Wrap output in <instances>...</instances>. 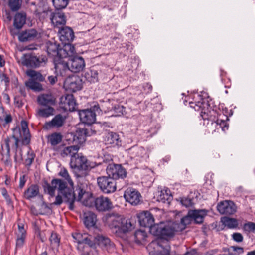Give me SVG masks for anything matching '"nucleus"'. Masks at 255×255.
I'll list each match as a JSON object with an SVG mask.
<instances>
[{"label": "nucleus", "instance_id": "19", "mask_svg": "<svg viewBox=\"0 0 255 255\" xmlns=\"http://www.w3.org/2000/svg\"><path fill=\"white\" fill-rule=\"evenodd\" d=\"M69 57V64L70 71L74 73L82 71L85 67V62L83 58L80 56Z\"/></svg>", "mask_w": 255, "mask_h": 255}, {"label": "nucleus", "instance_id": "36", "mask_svg": "<svg viewBox=\"0 0 255 255\" xmlns=\"http://www.w3.org/2000/svg\"><path fill=\"white\" fill-rule=\"evenodd\" d=\"M221 221L225 226L229 229L236 228L238 226V220L235 218L228 217H223L221 218Z\"/></svg>", "mask_w": 255, "mask_h": 255}, {"label": "nucleus", "instance_id": "41", "mask_svg": "<svg viewBox=\"0 0 255 255\" xmlns=\"http://www.w3.org/2000/svg\"><path fill=\"white\" fill-rule=\"evenodd\" d=\"M199 108L197 109L198 110ZM201 109V111L200 113V116L202 117V119L204 121L206 120L211 121H214V118H213V117L211 115V111L208 108H200Z\"/></svg>", "mask_w": 255, "mask_h": 255}, {"label": "nucleus", "instance_id": "5", "mask_svg": "<svg viewBox=\"0 0 255 255\" xmlns=\"http://www.w3.org/2000/svg\"><path fill=\"white\" fill-rule=\"evenodd\" d=\"M208 211L206 209H194L188 211L187 214L182 217L180 223H177V230L181 232L184 230L186 226L191 223L194 220L195 224H201L203 223L204 219L207 214Z\"/></svg>", "mask_w": 255, "mask_h": 255}, {"label": "nucleus", "instance_id": "56", "mask_svg": "<svg viewBox=\"0 0 255 255\" xmlns=\"http://www.w3.org/2000/svg\"><path fill=\"white\" fill-rule=\"evenodd\" d=\"M232 237L233 240L237 243H240L243 241V236L240 233H234Z\"/></svg>", "mask_w": 255, "mask_h": 255}, {"label": "nucleus", "instance_id": "34", "mask_svg": "<svg viewBox=\"0 0 255 255\" xmlns=\"http://www.w3.org/2000/svg\"><path fill=\"white\" fill-rule=\"evenodd\" d=\"M37 102L41 106L52 107L56 103L55 97H37Z\"/></svg>", "mask_w": 255, "mask_h": 255}, {"label": "nucleus", "instance_id": "47", "mask_svg": "<svg viewBox=\"0 0 255 255\" xmlns=\"http://www.w3.org/2000/svg\"><path fill=\"white\" fill-rule=\"evenodd\" d=\"M85 77L90 82H96L98 81V72L95 70H91L86 73Z\"/></svg>", "mask_w": 255, "mask_h": 255}, {"label": "nucleus", "instance_id": "48", "mask_svg": "<svg viewBox=\"0 0 255 255\" xmlns=\"http://www.w3.org/2000/svg\"><path fill=\"white\" fill-rule=\"evenodd\" d=\"M223 116L225 118V119H220L218 117L215 122L217 125H219L220 128H221L223 131H225L228 128V125L226 122V120H228V118L224 115H223Z\"/></svg>", "mask_w": 255, "mask_h": 255}, {"label": "nucleus", "instance_id": "16", "mask_svg": "<svg viewBox=\"0 0 255 255\" xmlns=\"http://www.w3.org/2000/svg\"><path fill=\"white\" fill-rule=\"evenodd\" d=\"M138 220L140 226L149 228L151 234V228L154 225V218L153 215L148 211H144L137 215Z\"/></svg>", "mask_w": 255, "mask_h": 255}, {"label": "nucleus", "instance_id": "31", "mask_svg": "<svg viewBox=\"0 0 255 255\" xmlns=\"http://www.w3.org/2000/svg\"><path fill=\"white\" fill-rule=\"evenodd\" d=\"M39 194V187L37 184H31L25 190L23 197L27 200H31Z\"/></svg>", "mask_w": 255, "mask_h": 255}, {"label": "nucleus", "instance_id": "10", "mask_svg": "<svg viewBox=\"0 0 255 255\" xmlns=\"http://www.w3.org/2000/svg\"><path fill=\"white\" fill-rule=\"evenodd\" d=\"M47 61L45 56H37L31 54H23L21 58V63L27 67L36 68L44 64Z\"/></svg>", "mask_w": 255, "mask_h": 255}, {"label": "nucleus", "instance_id": "4", "mask_svg": "<svg viewBox=\"0 0 255 255\" xmlns=\"http://www.w3.org/2000/svg\"><path fill=\"white\" fill-rule=\"evenodd\" d=\"M83 204L86 207L95 208L101 212L109 211L113 208L112 202L108 197L103 195L95 197L91 193H89V197L83 200Z\"/></svg>", "mask_w": 255, "mask_h": 255}, {"label": "nucleus", "instance_id": "6", "mask_svg": "<svg viewBox=\"0 0 255 255\" xmlns=\"http://www.w3.org/2000/svg\"><path fill=\"white\" fill-rule=\"evenodd\" d=\"M46 48L48 54L53 56V58L55 56L70 57L76 53L74 46L72 44H66L62 47H60L58 44L48 41L46 43Z\"/></svg>", "mask_w": 255, "mask_h": 255}, {"label": "nucleus", "instance_id": "32", "mask_svg": "<svg viewBox=\"0 0 255 255\" xmlns=\"http://www.w3.org/2000/svg\"><path fill=\"white\" fill-rule=\"evenodd\" d=\"M26 14L24 12L17 13L14 18L13 25L18 30L20 29L26 22Z\"/></svg>", "mask_w": 255, "mask_h": 255}, {"label": "nucleus", "instance_id": "62", "mask_svg": "<svg viewBox=\"0 0 255 255\" xmlns=\"http://www.w3.org/2000/svg\"><path fill=\"white\" fill-rule=\"evenodd\" d=\"M57 81V78L55 76H49L47 80L46 81L47 83L51 85H54Z\"/></svg>", "mask_w": 255, "mask_h": 255}, {"label": "nucleus", "instance_id": "58", "mask_svg": "<svg viewBox=\"0 0 255 255\" xmlns=\"http://www.w3.org/2000/svg\"><path fill=\"white\" fill-rule=\"evenodd\" d=\"M103 105H102V107H105L107 108L108 111V108L109 106H114L115 101L113 99H107L105 101H103Z\"/></svg>", "mask_w": 255, "mask_h": 255}, {"label": "nucleus", "instance_id": "33", "mask_svg": "<svg viewBox=\"0 0 255 255\" xmlns=\"http://www.w3.org/2000/svg\"><path fill=\"white\" fill-rule=\"evenodd\" d=\"M47 142L52 146H55L60 144L63 139V135L60 132H55L47 136Z\"/></svg>", "mask_w": 255, "mask_h": 255}, {"label": "nucleus", "instance_id": "55", "mask_svg": "<svg viewBox=\"0 0 255 255\" xmlns=\"http://www.w3.org/2000/svg\"><path fill=\"white\" fill-rule=\"evenodd\" d=\"M64 200H65V198H64V197H63V198L62 196H61L59 194H58L55 197V201L54 202H53L52 203H50V206H52V205H56V206L60 205L63 202L64 203Z\"/></svg>", "mask_w": 255, "mask_h": 255}, {"label": "nucleus", "instance_id": "17", "mask_svg": "<svg viewBox=\"0 0 255 255\" xmlns=\"http://www.w3.org/2000/svg\"><path fill=\"white\" fill-rule=\"evenodd\" d=\"M217 209L221 214L231 215L237 211V206L231 200H224L218 204Z\"/></svg>", "mask_w": 255, "mask_h": 255}, {"label": "nucleus", "instance_id": "20", "mask_svg": "<svg viewBox=\"0 0 255 255\" xmlns=\"http://www.w3.org/2000/svg\"><path fill=\"white\" fill-rule=\"evenodd\" d=\"M59 104L65 112L75 111L78 109V104L74 97H60Z\"/></svg>", "mask_w": 255, "mask_h": 255}, {"label": "nucleus", "instance_id": "13", "mask_svg": "<svg viewBox=\"0 0 255 255\" xmlns=\"http://www.w3.org/2000/svg\"><path fill=\"white\" fill-rule=\"evenodd\" d=\"M70 165L71 168L78 171H89L94 167V165H91L90 162L84 156L71 158Z\"/></svg>", "mask_w": 255, "mask_h": 255}, {"label": "nucleus", "instance_id": "27", "mask_svg": "<svg viewBox=\"0 0 255 255\" xmlns=\"http://www.w3.org/2000/svg\"><path fill=\"white\" fill-rule=\"evenodd\" d=\"M51 21L55 27L60 28L66 23V18L64 13L61 11H55L51 15Z\"/></svg>", "mask_w": 255, "mask_h": 255}, {"label": "nucleus", "instance_id": "52", "mask_svg": "<svg viewBox=\"0 0 255 255\" xmlns=\"http://www.w3.org/2000/svg\"><path fill=\"white\" fill-rule=\"evenodd\" d=\"M243 229L247 233H255V223L248 222L244 224Z\"/></svg>", "mask_w": 255, "mask_h": 255}, {"label": "nucleus", "instance_id": "51", "mask_svg": "<svg viewBox=\"0 0 255 255\" xmlns=\"http://www.w3.org/2000/svg\"><path fill=\"white\" fill-rule=\"evenodd\" d=\"M40 206L39 214L44 215L49 213L50 211H52V207L50 206V204L48 205L44 201H42Z\"/></svg>", "mask_w": 255, "mask_h": 255}, {"label": "nucleus", "instance_id": "12", "mask_svg": "<svg viewBox=\"0 0 255 255\" xmlns=\"http://www.w3.org/2000/svg\"><path fill=\"white\" fill-rule=\"evenodd\" d=\"M68 57H63V56H55L53 58V62L55 72L57 75L62 77L69 76V72H70V66L68 60L66 59Z\"/></svg>", "mask_w": 255, "mask_h": 255}, {"label": "nucleus", "instance_id": "15", "mask_svg": "<svg viewBox=\"0 0 255 255\" xmlns=\"http://www.w3.org/2000/svg\"><path fill=\"white\" fill-rule=\"evenodd\" d=\"M124 197L132 205H137L142 201L140 193L133 187H128L124 192Z\"/></svg>", "mask_w": 255, "mask_h": 255}, {"label": "nucleus", "instance_id": "44", "mask_svg": "<svg viewBox=\"0 0 255 255\" xmlns=\"http://www.w3.org/2000/svg\"><path fill=\"white\" fill-rule=\"evenodd\" d=\"M22 0H9L8 5L12 11L19 10L21 6Z\"/></svg>", "mask_w": 255, "mask_h": 255}, {"label": "nucleus", "instance_id": "25", "mask_svg": "<svg viewBox=\"0 0 255 255\" xmlns=\"http://www.w3.org/2000/svg\"><path fill=\"white\" fill-rule=\"evenodd\" d=\"M66 119L65 115L63 116L61 114H57L51 121L46 122L43 126V128L45 129L48 130L52 128H60L64 125Z\"/></svg>", "mask_w": 255, "mask_h": 255}, {"label": "nucleus", "instance_id": "7", "mask_svg": "<svg viewBox=\"0 0 255 255\" xmlns=\"http://www.w3.org/2000/svg\"><path fill=\"white\" fill-rule=\"evenodd\" d=\"M177 225L178 224L175 223L170 225L169 223L160 222L151 228V234L160 239L171 238L175 235L176 232H179Z\"/></svg>", "mask_w": 255, "mask_h": 255}, {"label": "nucleus", "instance_id": "8", "mask_svg": "<svg viewBox=\"0 0 255 255\" xmlns=\"http://www.w3.org/2000/svg\"><path fill=\"white\" fill-rule=\"evenodd\" d=\"M101 112L99 104L97 102H93L90 108L78 110V115L82 123L92 127L91 125L96 121V113L99 114Z\"/></svg>", "mask_w": 255, "mask_h": 255}, {"label": "nucleus", "instance_id": "26", "mask_svg": "<svg viewBox=\"0 0 255 255\" xmlns=\"http://www.w3.org/2000/svg\"><path fill=\"white\" fill-rule=\"evenodd\" d=\"M97 220V215L94 213L89 211L84 213V223L87 229L99 231L96 225Z\"/></svg>", "mask_w": 255, "mask_h": 255}, {"label": "nucleus", "instance_id": "1", "mask_svg": "<svg viewBox=\"0 0 255 255\" xmlns=\"http://www.w3.org/2000/svg\"><path fill=\"white\" fill-rule=\"evenodd\" d=\"M28 122L26 121L22 120L21 121V129L19 125H17L12 129V134L4 139V142L6 147V151H4L3 145L2 144V151L1 152L2 158L1 161L5 165L8 166L11 164L10 144L12 143V139L14 140V142L12 143V148L15 152L14 156V162H17V152L18 150L19 151L20 160H23L22 150L20 146L29 145L31 142V135L28 128Z\"/></svg>", "mask_w": 255, "mask_h": 255}, {"label": "nucleus", "instance_id": "64", "mask_svg": "<svg viewBox=\"0 0 255 255\" xmlns=\"http://www.w3.org/2000/svg\"><path fill=\"white\" fill-rule=\"evenodd\" d=\"M230 248L232 249L234 251L237 252L238 255L242 254L244 252V249L243 247L232 246Z\"/></svg>", "mask_w": 255, "mask_h": 255}, {"label": "nucleus", "instance_id": "42", "mask_svg": "<svg viewBox=\"0 0 255 255\" xmlns=\"http://www.w3.org/2000/svg\"><path fill=\"white\" fill-rule=\"evenodd\" d=\"M108 111H113L117 114V115L119 116L121 114H123V112L125 111V107L122 105H120V104H117V102L115 101L114 106L108 107Z\"/></svg>", "mask_w": 255, "mask_h": 255}, {"label": "nucleus", "instance_id": "61", "mask_svg": "<svg viewBox=\"0 0 255 255\" xmlns=\"http://www.w3.org/2000/svg\"><path fill=\"white\" fill-rule=\"evenodd\" d=\"M26 182V175H23L22 176H20L19 179V188L20 189H22L23 187L24 186L25 183Z\"/></svg>", "mask_w": 255, "mask_h": 255}, {"label": "nucleus", "instance_id": "18", "mask_svg": "<svg viewBox=\"0 0 255 255\" xmlns=\"http://www.w3.org/2000/svg\"><path fill=\"white\" fill-rule=\"evenodd\" d=\"M67 90L75 92L81 89L82 86V80L76 75H69L65 81Z\"/></svg>", "mask_w": 255, "mask_h": 255}, {"label": "nucleus", "instance_id": "37", "mask_svg": "<svg viewBox=\"0 0 255 255\" xmlns=\"http://www.w3.org/2000/svg\"><path fill=\"white\" fill-rule=\"evenodd\" d=\"M25 84L28 88L34 92H39L43 90L42 85L33 80H29Z\"/></svg>", "mask_w": 255, "mask_h": 255}, {"label": "nucleus", "instance_id": "28", "mask_svg": "<svg viewBox=\"0 0 255 255\" xmlns=\"http://www.w3.org/2000/svg\"><path fill=\"white\" fill-rule=\"evenodd\" d=\"M38 32L34 29H30L22 31L18 35L20 41L24 42L34 40L37 36Z\"/></svg>", "mask_w": 255, "mask_h": 255}, {"label": "nucleus", "instance_id": "23", "mask_svg": "<svg viewBox=\"0 0 255 255\" xmlns=\"http://www.w3.org/2000/svg\"><path fill=\"white\" fill-rule=\"evenodd\" d=\"M58 34L60 41L64 44H71L70 43L74 38V34L73 30L69 27H63L59 29Z\"/></svg>", "mask_w": 255, "mask_h": 255}, {"label": "nucleus", "instance_id": "11", "mask_svg": "<svg viewBox=\"0 0 255 255\" xmlns=\"http://www.w3.org/2000/svg\"><path fill=\"white\" fill-rule=\"evenodd\" d=\"M199 97L200 100L189 103L191 108H194L195 110H196V106L199 108H208L212 110L213 113H215L217 106L219 105V102L215 101L211 97Z\"/></svg>", "mask_w": 255, "mask_h": 255}, {"label": "nucleus", "instance_id": "30", "mask_svg": "<svg viewBox=\"0 0 255 255\" xmlns=\"http://www.w3.org/2000/svg\"><path fill=\"white\" fill-rule=\"evenodd\" d=\"M34 13L36 16L38 17L40 20H44L48 17H49L50 19L51 20V15L52 14H53L54 12L49 10L48 7H42L40 5H39L38 7H36Z\"/></svg>", "mask_w": 255, "mask_h": 255}, {"label": "nucleus", "instance_id": "50", "mask_svg": "<svg viewBox=\"0 0 255 255\" xmlns=\"http://www.w3.org/2000/svg\"><path fill=\"white\" fill-rule=\"evenodd\" d=\"M79 149V147L77 145L68 146L64 148L63 151V153L66 155L71 154L74 155L77 153Z\"/></svg>", "mask_w": 255, "mask_h": 255}, {"label": "nucleus", "instance_id": "60", "mask_svg": "<svg viewBox=\"0 0 255 255\" xmlns=\"http://www.w3.org/2000/svg\"><path fill=\"white\" fill-rule=\"evenodd\" d=\"M76 190H78V201H80L82 199L84 194L86 193V191L80 186H78L76 188Z\"/></svg>", "mask_w": 255, "mask_h": 255}, {"label": "nucleus", "instance_id": "24", "mask_svg": "<svg viewBox=\"0 0 255 255\" xmlns=\"http://www.w3.org/2000/svg\"><path fill=\"white\" fill-rule=\"evenodd\" d=\"M93 237L94 238V247L93 248L96 247V244H98L101 247L105 248L106 250H111L115 247L114 244L107 237L99 234L93 236Z\"/></svg>", "mask_w": 255, "mask_h": 255}, {"label": "nucleus", "instance_id": "63", "mask_svg": "<svg viewBox=\"0 0 255 255\" xmlns=\"http://www.w3.org/2000/svg\"><path fill=\"white\" fill-rule=\"evenodd\" d=\"M143 88L145 91V94H148L151 92L152 86L149 83H146L143 85Z\"/></svg>", "mask_w": 255, "mask_h": 255}, {"label": "nucleus", "instance_id": "29", "mask_svg": "<svg viewBox=\"0 0 255 255\" xmlns=\"http://www.w3.org/2000/svg\"><path fill=\"white\" fill-rule=\"evenodd\" d=\"M106 144L113 146L120 147L122 146V141L119 135L115 132H108L106 136Z\"/></svg>", "mask_w": 255, "mask_h": 255}, {"label": "nucleus", "instance_id": "53", "mask_svg": "<svg viewBox=\"0 0 255 255\" xmlns=\"http://www.w3.org/2000/svg\"><path fill=\"white\" fill-rule=\"evenodd\" d=\"M158 245L162 248V250L158 253V255H170V246L168 244L166 245L165 246H162L159 243Z\"/></svg>", "mask_w": 255, "mask_h": 255}, {"label": "nucleus", "instance_id": "49", "mask_svg": "<svg viewBox=\"0 0 255 255\" xmlns=\"http://www.w3.org/2000/svg\"><path fill=\"white\" fill-rule=\"evenodd\" d=\"M49 240L51 244L54 245L56 247H58L59 246L60 238L59 237V235L57 233L53 231L52 232Z\"/></svg>", "mask_w": 255, "mask_h": 255}, {"label": "nucleus", "instance_id": "3", "mask_svg": "<svg viewBox=\"0 0 255 255\" xmlns=\"http://www.w3.org/2000/svg\"><path fill=\"white\" fill-rule=\"evenodd\" d=\"M106 218L109 228L114 230L118 236L125 234L134 228L129 219L115 216L113 213L107 214Z\"/></svg>", "mask_w": 255, "mask_h": 255}, {"label": "nucleus", "instance_id": "35", "mask_svg": "<svg viewBox=\"0 0 255 255\" xmlns=\"http://www.w3.org/2000/svg\"><path fill=\"white\" fill-rule=\"evenodd\" d=\"M192 193H190L187 197H180L176 199V200L179 202L181 204L185 207H192L194 205L193 202L194 197L192 195Z\"/></svg>", "mask_w": 255, "mask_h": 255}, {"label": "nucleus", "instance_id": "21", "mask_svg": "<svg viewBox=\"0 0 255 255\" xmlns=\"http://www.w3.org/2000/svg\"><path fill=\"white\" fill-rule=\"evenodd\" d=\"M72 237L79 244H85L90 247H94V239L93 235L88 233H80L75 232L72 234Z\"/></svg>", "mask_w": 255, "mask_h": 255}, {"label": "nucleus", "instance_id": "40", "mask_svg": "<svg viewBox=\"0 0 255 255\" xmlns=\"http://www.w3.org/2000/svg\"><path fill=\"white\" fill-rule=\"evenodd\" d=\"M134 236L135 242L137 244L140 245L142 244V241L146 240L147 235L145 231L138 230L135 232Z\"/></svg>", "mask_w": 255, "mask_h": 255}, {"label": "nucleus", "instance_id": "39", "mask_svg": "<svg viewBox=\"0 0 255 255\" xmlns=\"http://www.w3.org/2000/svg\"><path fill=\"white\" fill-rule=\"evenodd\" d=\"M172 199V195L168 193L167 190L161 191L157 197V200L163 203L169 204Z\"/></svg>", "mask_w": 255, "mask_h": 255}, {"label": "nucleus", "instance_id": "59", "mask_svg": "<svg viewBox=\"0 0 255 255\" xmlns=\"http://www.w3.org/2000/svg\"><path fill=\"white\" fill-rule=\"evenodd\" d=\"M14 104L18 107H21L23 105V100L22 97H14Z\"/></svg>", "mask_w": 255, "mask_h": 255}, {"label": "nucleus", "instance_id": "2", "mask_svg": "<svg viewBox=\"0 0 255 255\" xmlns=\"http://www.w3.org/2000/svg\"><path fill=\"white\" fill-rule=\"evenodd\" d=\"M57 186H58V191L65 198L64 203L68 205V209L70 210L74 211L75 208L76 197L73 194L72 189L67 188V183L65 181L60 179L55 178L52 180L50 184L45 179H44L42 181V186L44 193L48 194L51 197L55 196V192Z\"/></svg>", "mask_w": 255, "mask_h": 255}, {"label": "nucleus", "instance_id": "57", "mask_svg": "<svg viewBox=\"0 0 255 255\" xmlns=\"http://www.w3.org/2000/svg\"><path fill=\"white\" fill-rule=\"evenodd\" d=\"M35 234L39 237L42 242H44L46 240V237L44 232H41L38 227H37L35 230Z\"/></svg>", "mask_w": 255, "mask_h": 255}, {"label": "nucleus", "instance_id": "43", "mask_svg": "<svg viewBox=\"0 0 255 255\" xmlns=\"http://www.w3.org/2000/svg\"><path fill=\"white\" fill-rule=\"evenodd\" d=\"M29 150L27 152V157L25 159V166L30 167L34 161L35 157V154L32 150L31 148L29 146Z\"/></svg>", "mask_w": 255, "mask_h": 255}, {"label": "nucleus", "instance_id": "38", "mask_svg": "<svg viewBox=\"0 0 255 255\" xmlns=\"http://www.w3.org/2000/svg\"><path fill=\"white\" fill-rule=\"evenodd\" d=\"M26 74L30 77V80H33L35 81L43 82L45 80V76L39 72L33 70H29L26 71Z\"/></svg>", "mask_w": 255, "mask_h": 255}, {"label": "nucleus", "instance_id": "46", "mask_svg": "<svg viewBox=\"0 0 255 255\" xmlns=\"http://www.w3.org/2000/svg\"><path fill=\"white\" fill-rule=\"evenodd\" d=\"M53 5L57 9L65 8L68 4V0H52Z\"/></svg>", "mask_w": 255, "mask_h": 255}, {"label": "nucleus", "instance_id": "54", "mask_svg": "<svg viewBox=\"0 0 255 255\" xmlns=\"http://www.w3.org/2000/svg\"><path fill=\"white\" fill-rule=\"evenodd\" d=\"M26 236L18 235V237L16 241V249L21 248L23 247Z\"/></svg>", "mask_w": 255, "mask_h": 255}, {"label": "nucleus", "instance_id": "9", "mask_svg": "<svg viewBox=\"0 0 255 255\" xmlns=\"http://www.w3.org/2000/svg\"><path fill=\"white\" fill-rule=\"evenodd\" d=\"M97 182L100 191L104 194H111L116 191V182L109 175L98 177Z\"/></svg>", "mask_w": 255, "mask_h": 255}, {"label": "nucleus", "instance_id": "45", "mask_svg": "<svg viewBox=\"0 0 255 255\" xmlns=\"http://www.w3.org/2000/svg\"><path fill=\"white\" fill-rule=\"evenodd\" d=\"M44 109H41L39 110L38 113L39 116L42 117H48L49 116L53 115L54 112V108L52 107H46Z\"/></svg>", "mask_w": 255, "mask_h": 255}, {"label": "nucleus", "instance_id": "14", "mask_svg": "<svg viewBox=\"0 0 255 255\" xmlns=\"http://www.w3.org/2000/svg\"><path fill=\"white\" fill-rule=\"evenodd\" d=\"M106 172L115 181L120 178L123 179L127 176V171L121 164H109Z\"/></svg>", "mask_w": 255, "mask_h": 255}, {"label": "nucleus", "instance_id": "22", "mask_svg": "<svg viewBox=\"0 0 255 255\" xmlns=\"http://www.w3.org/2000/svg\"><path fill=\"white\" fill-rule=\"evenodd\" d=\"M96 131L92 128V127H89V129L85 128H78L74 136V140L76 139L78 140V143H83L86 141V138L91 136L93 134H96Z\"/></svg>", "mask_w": 255, "mask_h": 255}]
</instances>
